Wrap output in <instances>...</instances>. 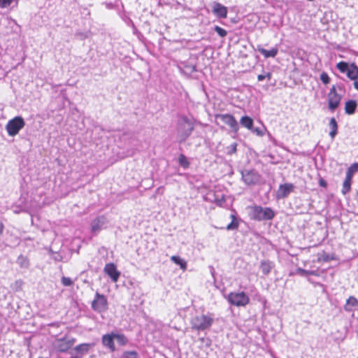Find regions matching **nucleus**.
Wrapping results in <instances>:
<instances>
[{
	"instance_id": "f257e3e1",
	"label": "nucleus",
	"mask_w": 358,
	"mask_h": 358,
	"mask_svg": "<svg viewBox=\"0 0 358 358\" xmlns=\"http://www.w3.org/2000/svg\"><path fill=\"white\" fill-rule=\"evenodd\" d=\"M194 126L193 122L186 116H182L178 122L177 132L179 143H182L191 135Z\"/></svg>"
},
{
	"instance_id": "f03ea898",
	"label": "nucleus",
	"mask_w": 358,
	"mask_h": 358,
	"mask_svg": "<svg viewBox=\"0 0 358 358\" xmlns=\"http://www.w3.org/2000/svg\"><path fill=\"white\" fill-rule=\"evenodd\" d=\"M213 321V318L208 315L196 313L192 317L190 324L192 329L203 331L212 325Z\"/></svg>"
},
{
	"instance_id": "7ed1b4c3",
	"label": "nucleus",
	"mask_w": 358,
	"mask_h": 358,
	"mask_svg": "<svg viewBox=\"0 0 358 358\" xmlns=\"http://www.w3.org/2000/svg\"><path fill=\"white\" fill-rule=\"evenodd\" d=\"M275 213L270 208L255 206L251 207V217L255 220H268L274 217Z\"/></svg>"
},
{
	"instance_id": "20e7f679",
	"label": "nucleus",
	"mask_w": 358,
	"mask_h": 358,
	"mask_svg": "<svg viewBox=\"0 0 358 358\" xmlns=\"http://www.w3.org/2000/svg\"><path fill=\"white\" fill-rule=\"evenodd\" d=\"M25 126V121L21 116H15L8 120L6 125V130L9 136H15Z\"/></svg>"
},
{
	"instance_id": "39448f33",
	"label": "nucleus",
	"mask_w": 358,
	"mask_h": 358,
	"mask_svg": "<svg viewBox=\"0 0 358 358\" xmlns=\"http://www.w3.org/2000/svg\"><path fill=\"white\" fill-rule=\"evenodd\" d=\"M229 302L236 306H245L250 302L249 296L244 292H231L228 295Z\"/></svg>"
},
{
	"instance_id": "423d86ee",
	"label": "nucleus",
	"mask_w": 358,
	"mask_h": 358,
	"mask_svg": "<svg viewBox=\"0 0 358 358\" xmlns=\"http://www.w3.org/2000/svg\"><path fill=\"white\" fill-rule=\"evenodd\" d=\"M92 308L97 313H103L108 309L106 297L99 292L95 294L94 299L92 302Z\"/></svg>"
},
{
	"instance_id": "0eeeda50",
	"label": "nucleus",
	"mask_w": 358,
	"mask_h": 358,
	"mask_svg": "<svg viewBox=\"0 0 358 358\" xmlns=\"http://www.w3.org/2000/svg\"><path fill=\"white\" fill-rule=\"evenodd\" d=\"M76 341L74 338H68L66 336H64L55 341L54 348L59 352H66L71 348Z\"/></svg>"
},
{
	"instance_id": "6e6552de",
	"label": "nucleus",
	"mask_w": 358,
	"mask_h": 358,
	"mask_svg": "<svg viewBox=\"0 0 358 358\" xmlns=\"http://www.w3.org/2000/svg\"><path fill=\"white\" fill-rule=\"evenodd\" d=\"M341 100V96L336 92V87L333 85L328 93L329 108L334 111L339 106Z\"/></svg>"
},
{
	"instance_id": "1a4fd4ad",
	"label": "nucleus",
	"mask_w": 358,
	"mask_h": 358,
	"mask_svg": "<svg viewBox=\"0 0 358 358\" xmlns=\"http://www.w3.org/2000/svg\"><path fill=\"white\" fill-rule=\"evenodd\" d=\"M242 177L244 182L248 185H255L260 179V175L255 170L245 171L242 173Z\"/></svg>"
},
{
	"instance_id": "9d476101",
	"label": "nucleus",
	"mask_w": 358,
	"mask_h": 358,
	"mask_svg": "<svg viewBox=\"0 0 358 358\" xmlns=\"http://www.w3.org/2000/svg\"><path fill=\"white\" fill-rule=\"evenodd\" d=\"M114 340L115 332L112 331L110 334H106L102 336L101 343L105 348H108L110 352H113L116 350Z\"/></svg>"
},
{
	"instance_id": "9b49d317",
	"label": "nucleus",
	"mask_w": 358,
	"mask_h": 358,
	"mask_svg": "<svg viewBox=\"0 0 358 358\" xmlns=\"http://www.w3.org/2000/svg\"><path fill=\"white\" fill-rule=\"evenodd\" d=\"M294 186L292 183H285L280 185L276 193L278 199H284L288 196V195L294 192Z\"/></svg>"
},
{
	"instance_id": "f8f14e48",
	"label": "nucleus",
	"mask_w": 358,
	"mask_h": 358,
	"mask_svg": "<svg viewBox=\"0 0 358 358\" xmlns=\"http://www.w3.org/2000/svg\"><path fill=\"white\" fill-rule=\"evenodd\" d=\"M103 270L113 282H116L118 280L120 272L117 271L116 266L113 263L106 264Z\"/></svg>"
},
{
	"instance_id": "ddd939ff",
	"label": "nucleus",
	"mask_w": 358,
	"mask_h": 358,
	"mask_svg": "<svg viewBox=\"0 0 358 358\" xmlns=\"http://www.w3.org/2000/svg\"><path fill=\"white\" fill-rule=\"evenodd\" d=\"M225 19H227L231 23H237L241 17L238 14V8L236 7H232L230 8V11L225 6Z\"/></svg>"
},
{
	"instance_id": "4468645a",
	"label": "nucleus",
	"mask_w": 358,
	"mask_h": 358,
	"mask_svg": "<svg viewBox=\"0 0 358 358\" xmlns=\"http://www.w3.org/2000/svg\"><path fill=\"white\" fill-rule=\"evenodd\" d=\"M94 346V343H84L76 345L74 348V350L78 355H80V357H79L80 358L82 356L87 354L90 350L93 348Z\"/></svg>"
},
{
	"instance_id": "2eb2a0df",
	"label": "nucleus",
	"mask_w": 358,
	"mask_h": 358,
	"mask_svg": "<svg viewBox=\"0 0 358 358\" xmlns=\"http://www.w3.org/2000/svg\"><path fill=\"white\" fill-rule=\"evenodd\" d=\"M106 223V218L103 216H100L93 220L91 223L92 231L93 233L99 232Z\"/></svg>"
},
{
	"instance_id": "dca6fc26",
	"label": "nucleus",
	"mask_w": 358,
	"mask_h": 358,
	"mask_svg": "<svg viewBox=\"0 0 358 358\" xmlns=\"http://www.w3.org/2000/svg\"><path fill=\"white\" fill-rule=\"evenodd\" d=\"M336 256L334 253H327L322 251L317 254V262H329L330 261L336 260Z\"/></svg>"
},
{
	"instance_id": "f3484780",
	"label": "nucleus",
	"mask_w": 358,
	"mask_h": 358,
	"mask_svg": "<svg viewBox=\"0 0 358 358\" xmlns=\"http://www.w3.org/2000/svg\"><path fill=\"white\" fill-rule=\"evenodd\" d=\"M179 71L181 74L187 76L191 78H199V73H201L199 71V69H179Z\"/></svg>"
},
{
	"instance_id": "a211bd4d",
	"label": "nucleus",
	"mask_w": 358,
	"mask_h": 358,
	"mask_svg": "<svg viewBox=\"0 0 358 358\" xmlns=\"http://www.w3.org/2000/svg\"><path fill=\"white\" fill-rule=\"evenodd\" d=\"M258 51L265 57H274L278 52V49L276 47H273L269 50H266L264 48H259Z\"/></svg>"
},
{
	"instance_id": "6ab92c4d",
	"label": "nucleus",
	"mask_w": 358,
	"mask_h": 358,
	"mask_svg": "<svg viewBox=\"0 0 358 358\" xmlns=\"http://www.w3.org/2000/svg\"><path fill=\"white\" fill-rule=\"evenodd\" d=\"M357 106L355 100H348L345 104V112L348 115H352L355 113Z\"/></svg>"
},
{
	"instance_id": "aec40b11",
	"label": "nucleus",
	"mask_w": 358,
	"mask_h": 358,
	"mask_svg": "<svg viewBox=\"0 0 358 358\" xmlns=\"http://www.w3.org/2000/svg\"><path fill=\"white\" fill-rule=\"evenodd\" d=\"M225 123L227 124L234 132H237L238 130V124L232 115L225 114Z\"/></svg>"
},
{
	"instance_id": "412c9836",
	"label": "nucleus",
	"mask_w": 358,
	"mask_h": 358,
	"mask_svg": "<svg viewBox=\"0 0 358 358\" xmlns=\"http://www.w3.org/2000/svg\"><path fill=\"white\" fill-rule=\"evenodd\" d=\"M273 264L268 260H263L260 263V268L264 275H268L271 271Z\"/></svg>"
},
{
	"instance_id": "4be33fe9",
	"label": "nucleus",
	"mask_w": 358,
	"mask_h": 358,
	"mask_svg": "<svg viewBox=\"0 0 358 358\" xmlns=\"http://www.w3.org/2000/svg\"><path fill=\"white\" fill-rule=\"evenodd\" d=\"M16 262L21 268L27 269L30 266L29 258L22 255L18 256Z\"/></svg>"
},
{
	"instance_id": "5701e85b",
	"label": "nucleus",
	"mask_w": 358,
	"mask_h": 358,
	"mask_svg": "<svg viewBox=\"0 0 358 358\" xmlns=\"http://www.w3.org/2000/svg\"><path fill=\"white\" fill-rule=\"evenodd\" d=\"M213 13L220 17H224V6L220 3L213 2Z\"/></svg>"
},
{
	"instance_id": "b1692460",
	"label": "nucleus",
	"mask_w": 358,
	"mask_h": 358,
	"mask_svg": "<svg viewBox=\"0 0 358 358\" xmlns=\"http://www.w3.org/2000/svg\"><path fill=\"white\" fill-rule=\"evenodd\" d=\"M342 73H346L348 77L351 80H356L358 78V69H339Z\"/></svg>"
},
{
	"instance_id": "393cba45",
	"label": "nucleus",
	"mask_w": 358,
	"mask_h": 358,
	"mask_svg": "<svg viewBox=\"0 0 358 358\" xmlns=\"http://www.w3.org/2000/svg\"><path fill=\"white\" fill-rule=\"evenodd\" d=\"M329 127L331 128L329 136H331V139H334L338 133V124L334 117L331 118L329 121Z\"/></svg>"
},
{
	"instance_id": "a878e982",
	"label": "nucleus",
	"mask_w": 358,
	"mask_h": 358,
	"mask_svg": "<svg viewBox=\"0 0 358 358\" xmlns=\"http://www.w3.org/2000/svg\"><path fill=\"white\" fill-rule=\"evenodd\" d=\"M171 260L176 264L180 266V268L181 269H182L183 271L186 270L187 262L185 259L180 258V257L173 255L171 257Z\"/></svg>"
},
{
	"instance_id": "bb28decb",
	"label": "nucleus",
	"mask_w": 358,
	"mask_h": 358,
	"mask_svg": "<svg viewBox=\"0 0 358 358\" xmlns=\"http://www.w3.org/2000/svg\"><path fill=\"white\" fill-rule=\"evenodd\" d=\"M352 178H350L347 176H345V178L343 183V187H342V194H346L347 193L350 192L351 190V184H352Z\"/></svg>"
},
{
	"instance_id": "cd10ccee",
	"label": "nucleus",
	"mask_w": 358,
	"mask_h": 358,
	"mask_svg": "<svg viewBox=\"0 0 358 358\" xmlns=\"http://www.w3.org/2000/svg\"><path fill=\"white\" fill-rule=\"evenodd\" d=\"M358 306V300L355 296H350L346 301V304L345 306V309L347 311H350L351 308L350 307H357Z\"/></svg>"
},
{
	"instance_id": "c85d7f7f",
	"label": "nucleus",
	"mask_w": 358,
	"mask_h": 358,
	"mask_svg": "<svg viewBox=\"0 0 358 358\" xmlns=\"http://www.w3.org/2000/svg\"><path fill=\"white\" fill-rule=\"evenodd\" d=\"M241 125L248 129H252L253 126V120L248 117L244 116L241 119L240 121Z\"/></svg>"
},
{
	"instance_id": "c756f323",
	"label": "nucleus",
	"mask_w": 358,
	"mask_h": 358,
	"mask_svg": "<svg viewBox=\"0 0 358 358\" xmlns=\"http://www.w3.org/2000/svg\"><path fill=\"white\" fill-rule=\"evenodd\" d=\"M115 339L120 345H125L128 343V339L123 334H117L115 332Z\"/></svg>"
},
{
	"instance_id": "7c9ffc66",
	"label": "nucleus",
	"mask_w": 358,
	"mask_h": 358,
	"mask_svg": "<svg viewBox=\"0 0 358 358\" xmlns=\"http://www.w3.org/2000/svg\"><path fill=\"white\" fill-rule=\"evenodd\" d=\"M357 171H358V163H354L348 169L346 176L352 178Z\"/></svg>"
},
{
	"instance_id": "2f4dec72",
	"label": "nucleus",
	"mask_w": 358,
	"mask_h": 358,
	"mask_svg": "<svg viewBox=\"0 0 358 358\" xmlns=\"http://www.w3.org/2000/svg\"><path fill=\"white\" fill-rule=\"evenodd\" d=\"M231 217L232 219L231 222L229 224H227L226 229H227L228 230L237 229L238 227V222L234 215H231Z\"/></svg>"
},
{
	"instance_id": "473e14b6",
	"label": "nucleus",
	"mask_w": 358,
	"mask_h": 358,
	"mask_svg": "<svg viewBox=\"0 0 358 358\" xmlns=\"http://www.w3.org/2000/svg\"><path fill=\"white\" fill-rule=\"evenodd\" d=\"M178 162H179L180 165L182 167H183L184 169H187L189 166V162H188V160L187 159L186 157L183 154H181L179 156V157H178Z\"/></svg>"
},
{
	"instance_id": "72a5a7b5",
	"label": "nucleus",
	"mask_w": 358,
	"mask_h": 358,
	"mask_svg": "<svg viewBox=\"0 0 358 358\" xmlns=\"http://www.w3.org/2000/svg\"><path fill=\"white\" fill-rule=\"evenodd\" d=\"M244 42L243 41H240L239 37L238 36H234L232 37H229V48L230 49L233 45H239L241 43Z\"/></svg>"
},
{
	"instance_id": "f704fd0d",
	"label": "nucleus",
	"mask_w": 358,
	"mask_h": 358,
	"mask_svg": "<svg viewBox=\"0 0 358 358\" xmlns=\"http://www.w3.org/2000/svg\"><path fill=\"white\" fill-rule=\"evenodd\" d=\"M124 358H137L138 353L136 351H125L122 354Z\"/></svg>"
},
{
	"instance_id": "c9c22d12",
	"label": "nucleus",
	"mask_w": 358,
	"mask_h": 358,
	"mask_svg": "<svg viewBox=\"0 0 358 358\" xmlns=\"http://www.w3.org/2000/svg\"><path fill=\"white\" fill-rule=\"evenodd\" d=\"M62 283L64 286L69 287L71 286L73 282L70 278L64 276L62 278Z\"/></svg>"
},
{
	"instance_id": "e433bc0d",
	"label": "nucleus",
	"mask_w": 358,
	"mask_h": 358,
	"mask_svg": "<svg viewBox=\"0 0 358 358\" xmlns=\"http://www.w3.org/2000/svg\"><path fill=\"white\" fill-rule=\"evenodd\" d=\"M237 143H233L231 145L227 147V154L232 155L236 152Z\"/></svg>"
},
{
	"instance_id": "4c0bfd02",
	"label": "nucleus",
	"mask_w": 358,
	"mask_h": 358,
	"mask_svg": "<svg viewBox=\"0 0 358 358\" xmlns=\"http://www.w3.org/2000/svg\"><path fill=\"white\" fill-rule=\"evenodd\" d=\"M336 67H357L355 63H352L350 66L348 63L345 62H340L336 64Z\"/></svg>"
},
{
	"instance_id": "58836bf2",
	"label": "nucleus",
	"mask_w": 358,
	"mask_h": 358,
	"mask_svg": "<svg viewBox=\"0 0 358 358\" xmlns=\"http://www.w3.org/2000/svg\"><path fill=\"white\" fill-rule=\"evenodd\" d=\"M13 0H0V8H4L10 6Z\"/></svg>"
},
{
	"instance_id": "ea45409f",
	"label": "nucleus",
	"mask_w": 358,
	"mask_h": 358,
	"mask_svg": "<svg viewBox=\"0 0 358 358\" xmlns=\"http://www.w3.org/2000/svg\"><path fill=\"white\" fill-rule=\"evenodd\" d=\"M320 80H322V82L324 84H328L330 81V78H329V76L327 75V73H322L321 74Z\"/></svg>"
},
{
	"instance_id": "a19ab883",
	"label": "nucleus",
	"mask_w": 358,
	"mask_h": 358,
	"mask_svg": "<svg viewBox=\"0 0 358 358\" xmlns=\"http://www.w3.org/2000/svg\"><path fill=\"white\" fill-rule=\"evenodd\" d=\"M271 77V74L270 73H267L266 74L259 75L257 78H258V80L262 81V80H264L265 78H268V80H270Z\"/></svg>"
},
{
	"instance_id": "79ce46f5",
	"label": "nucleus",
	"mask_w": 358,
	"mask_h": 358,
	"mask_svg": "<svg viewBox=\"0 0 358 358\" xmlns=\"http://www.w3.org/2000/svg\"><path fill=\"white\" fill-rule=\"evenodd\" d=\"M76 36L79 38L80 40H85V38H87V33H83V32H77L76 34Z\"/></svg>"
},
{
	"instance_id": "37998d69",
	"label": "nucleus",
	"mask_w": 358,
	"mask_h": 358,
	"mask_svg": "<svg viewBox=\"0 0 358 358\" xmlns=\"http://www.w3.org/2000/svg\"><path fill=\"white\" fill-rule=\"evenodd\" d=\"M215 30L217 31V33L222 37H224V29L218 27V26H215Z\"/></svg>"
},
{
	"instance_id": "c03bdc74",
	"label": "nucleus",
	"mask_w": 358,
	"mask_h": 358,
	"mask_svg": "<svg viewBox=\"0 0 358 358\" xmlns=\"http://www.w3.org/2000/svg\"><path fill=\"white\" fill-rule=\"evenodd\" d=\"M23 284V282L22 280H17L14 283V285H15V289L17 290V289H21V287Z\"/></svg>"
},
{
	"instance_id": "a18cd8bd",
	"label": "nucleus",
	"mask_w": 358,
	"mask_h": 358,
	"mask_svg": "<svg viewBox=\"0 0 358 358\" xmlns=\"http://www.w3.org/2000/svg\"><path fill=\"white\" fill-rule=\"evenodd\" d=\"M319 185H320L321 187H324V188H327V181H326L324 178H320L319 179Z\"/></svg>"
},
{
	"instance_id": "49530a36",
	"label": "nucleus",
	"mask_w": 358,
	"mask_h": 358,
	"mask_svg": "<svg viewBox=\"0 0 358 358\" xmlns=\"http://www.w3.org/2000/svg\"><path fill=\"white\" fill-rule=\"evenodd\" d=\"M163 192H164V187H162V186L159 187L156 189V194H163Z\"/></svg>"
},
{
	"instance_id": "de8ad7c7",
	"label": "nucleus",
	"mask_w": 358,
	"mask_h": 358,
	"mask_svg": "<svg viewBox=\"0 0 358 358\" xmlns=\"http://www.w3.org/2000/svg\"><path fill=\"white\" fill-rule=\"evenodd\" d=\"M3 229H4V225L1 222H0V236L2 235V234L3 232Z\"/></svg>"
},
{
	"instance_id": "09e8293b",
	"label": "nucleus",
	"mask_w": 358,
	"mask_h": 358,
	"mask_svg": "<svg viewBox=\"0 0 358 358\" xmlns=\"http://www.w3.org/2000/svg\"><path fill=\"white\" fill-rule=\"evenodd\" d=\"M223 201H224V194H222L221 196H220V199L218 201L219 205L220 206H222Z\"/></svg>"
},
{
	"instance_id": "8fccbe9b",
	"label": "nucleus",
	"mask_w": 358,
	"mask_h": 358,
	"mask_svg": "<svg viewBox=\"0 0 358 358\" xmlns=\"http://www.w3.org/2000/svg\"><path fill=\"white\" fill-rule=\"evenodd\" d=\"M7 73H8V72H2V73H0V79L3 78L6 76Z\"/></svg>"
},
{
	"instance_id": "3c124183",
	"label": "nucleus",
	"mask_w": 358,
	"mask_h": 358,
	"mask_svg": "<svg viewBox=\"0 0 358 358\" xmlns=\"http://www.w3.org/2000/svg\"><path fill=\"white\" fill-rule=\"evenodd\" d=\"M354 85H355V87L358 90V82L357 81H355L354 83Z\"/></svg>"
},
{
	"instance_id": "603ef678",
	"label": "nucleus",
	"mask_w": 358,
	"mask_h": 358,
	"mask_svg": "<svg viewBox=\"0 0 358 358\" xmlns=\"http://www.w3.org/2000/svg\"><path fill=\"white\" fill-rule=\"evenodd\" d=\"M217 118H220L221 120H224V115H218Z\"/></svg>"
},
{
	"instance_id": "864d4df0",
	"label": "nucleus",
	"mask_w": 358,
	"mask_h": 358,
	"mask_svg": "<svg viewBox=\"0 0 358 358\" xmlns=\"http://www.w3.org/2000/svg\"><path fill=\"white\" fill-rule=\"evenodd\" d=\"M300 271H301V272H302V273H308V271H305V270H302V269H301V270H300Z\"/></svg>"
},
{
	"instance_id": "5fc2aeb1",
	"label": "nucleus",
	"mask_w": 358,
	"mask_h": 358,
	"mask_svg": "<svg viewBox=\"0 0 358 358\" xmlns=\"http://www.w3.org/2000/svg\"><path fill=\"white\" fill-rule=\"evenodd\" d=\"M221 292L224 294V289H221Z\"/></svg>"
},
{
	"instance_id": "6e6d98bb",
	"label": "nucleus",
	"mask_w": 358,
	"mask_h": 358,
	"mask_svg": "<svg viewBox=\"0 0 358 358\" xmlns=\"http://www.w3.org/2000/svg\"><path fill=\"white\" fill-rule=\"evenodd\" d=\"M256 131H257V134H260V131H259L258 129H256Z\"/></svg>"
}]
</instances>
